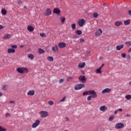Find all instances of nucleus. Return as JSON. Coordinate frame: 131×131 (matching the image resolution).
Listing matches in <instances>:
<instances>
[{
  "label": "nucleus",
  "instance_id": "obj_1",
  "mask_svg": "<svg viewBox=\"0 0 131 131\" xmlns=\"http://www.w3.org/2000/svg\"><path fill=\"white\" fill-rule=\"evenodd\" d=\"M39 114L42 118L48 117V116H49V113L45 111H40L39 112Z\"/></svg>",
  "mask_w": 131,
  "mask_h": 131
},
{
  "label": "nucleus",
  "instance_id": "obj_2",
  "mask_svg": "<svg viewBox=\"0 0 131 131\" xmlns=\"http://www.w3.org/2000/svg\"><path fill=\"white\" fill-rule=\"evenodd\" d=\"M88 94L92 95V96L93 98H97V97H98V95H97V93L95 90L88 91Z\"/></svg>",
  "mask_w": 131,
  "mask_h": 131
},
{
  "label": "nucleus",
  "instance_id": "obj_3",
  "mask_svg": "<svg viewBox=\"0 0 131 131\" xmlns=\"http://www.w3.org/2000/svg\"><path fill=\"white\" fill-rule=\"evenodd\" d=\"M124 127V124L122 123H118L115 125V128L116 129H120Z\"/></svg>",
  "mask_w": 131,
  "mask_h": 131
},
{
  "label": "nucleus",
  "instance_id": "obj_4",
  "mask_svg": "<svg viewBox=\"0 0 131 131\" xmlns=\"http://www.w3.org/2000/svg\"><path fill=\"white\" fill-rule=\"evenodd\" d=\"M84 84H77L75 86V90L76 91H78V90H81L82 88H84Z\"/></svg>",
  "mask_w": 131,
  "mask_h": 131
},
{
  "label": "nucleus",
  "instance_id": "obj_5",
  "mask_svg": "<svg viewBox=\"0 0 131 131\" xmlns=\"http://www.w3.org/2000/svg\"><path fill=\"white\" fill-rule=\"evenodd\" d=\"M40 123V121H39V120H36L35 121V122H34L32 125V128H35L37 127V126L39 125Z\"/></svg>",
  "mask_w": 131,
  "mask_h": 131
},
{
  "label": "nucleus",
  "instance_id": "obj_6",
  "mask_svg": "<svg viewBox=\"0 0 131 131\" xmlns=\"http://www.w3.org/2000/svg\"><path fill=\"white\" fill-rule=\"evenodd\" d=\"M84 23H85V20L83 18L80 19L78 21V24L80 27L83 26V24H84Z\"/></svg>",
  "mask_w": 131,
  "mask_h": 131
},
{
  "label": "nucleus",
  "instance_id": "obj_7",
  "mask_svg": "<svg viewBox=\"0 0 131 131\" xmlns=\"http://www.w3.org/2000/svg\"><path fill=\"white\" fill-rule=\"evenodd\" d=\"M58 46L60 49H64L66 47V43L61 42L58 44Z\"/></svg>",
  "mask_w": 131,
  "mask_h": 131
},
{
  "label": "nucleus",
  "instance_id": "obj_8",
  "mask_svg": "<svg viewBox=\"0 0 131 131\" xmlns=\"http://www.w3.org/2000/svg\"><path fill=\"white\" fill-rule=\"evenodd\" d=\"M103 33V31L101 29H99L98 31L95 32V35L100 36Z\"/></svg>",
  "mask_w": 131,
  "mask_h": 131
},
{
  "label": "nucleus",
  "instance_id": "obj_9",
  "mask_svg": "<svg viewBox=\"0 0 131 131\" xmlns=\"http://www.w3.org/2000/svg\"><path fill=\"white\" fill-rule=\"evenodd\" d=\"M123 48H124V45L123 44H122L117 46L116 48L117 51H120L121 50H122Z\"/></svg>",
  "mask_w": 131,
  "mask_h": 131
},
{
  "label": "nucleus",
  "instance_id": "obj_10",
  "mask_svg": "<svg viewBox=\"0 0 131 131\" xmlns=\"http://www.w3.org/2000/svg\"><path fill=\"white\" fill-rule=\"evenodd\" d=\"M60 13H61V11L60 10V9H59V8H54L53 9L54 14H57L58 15L60 14Z\"/></svg>",
  "mask_w": 131,
  "mask_h": 131
},
{
  "label": "nucleus",
  "instance_id": "obj_11",
  "mask_svg": "<svg viewBox=\"0 0 131 131\" xmlns=\"http://www.w3.org/2000/svg\"><path fill=\"white\" fill-rule=\"evenodd\" d=\"M111 92V89L106 88L102 91V94H106V93H110Z\"/></svg>",
  "mask_w": 131,
  "mask_h": 131
},
{
  "label": "nucleus",
  "instance_id": "obj_12",
  "mask_svg": "<svg viewBox=\"0 0 131 131\" xmlns=\"http://www.w3.org/2000/svg\"><path fill=\"white\" fill-rule=\"evenodd\" d=\"M12 37V35L10 34H7L3 37L4 39H10Z\"/></svg>",
  "mask_w": 131,
  "mask_h": 131
},
{
  "label": "nucleus",
  "instance_id": "obj_13",
  "mask_svg": "<svg viewBox=\"0 0 131 131\" xmlns=\"http://www.w3.org/2000/svg\"><path fill=\"white\" fill-rule=\"evenodd\" d=\"M50 15H52V10H51L49 8H48L46 10L45 16H50Z\"/></svg>",
  "mask_w": 131,
  "mask_h": 131
},
{
  "label": "nucleus",
  "instance_id": "obj_14",
  "mask_svg": "<svg viewBox=\"0 0 131 131\" xmlns=\"http://www.w3.org/2000/svg\"><path fill=\"white\" fill-rule=\"evenodd\" d=\"M15 52H16V50H15V49H13L12 48H9L7 50V53L8 54H11V53H15Z\"/></svg>",
  "mask_w": 131,
  "mask_h": 131
},
{
  "label": "nucleus",
  "instance_id": "obj_15",
  "mask_svg": "<svg viewBox=\"0 0 131 131\" xmlns=\"http://www.w3.org/2000/svg\"><path fill=\"white\" fill-rule=\"evenodd\" d=\"M34 94H35L34 90H30L28 92L27 95L28 96H33Z\"/></svg>",
  "mask_w": 131,
  "mask_h": 131
},
{
  "label": "nucleus",
  "instance_id": "obj_16",
  "mask_svg": "<svg viewBox=\"0 0 131 131\" xmlns=\"http://www.w3.org/2000/svg\"><path fill=\"white\" fill-rule=\"evenodd\" d=\"M27 29L30 32H32L34 30V28L31 26H28Z\"/></svg>",
  "mask_w": 131,
  "mask_h": 131
},
{
  "label": "nucleus",
  "instance_id": "obj_17",
  "mask_svg": "<svg viewBox=\"0 0 131 131\" xmlns=\"http://www.w3.org/2000/svg\"><path fill=\"white\" fill-rule=\"evenodd\" d=\"M84 66H85V62L80 63L78 64V67L80 69L84 68Z\"/></svg>",
  "mask_w": 131,
  "mask_h": 131
},
{
  "label": "nucleus",
  "instance_id": "obj_18",
  "mask_svg": "<svg viewBox=\"0 0 131 131\" xmlns=\"http://www.w3.org/2000/svg\"><path fill=\"white\" fill-rule=\"evenodd\" d=\"M115 25L117 27L120 26L121 25H122V22L120 21H116L115 22Z\"/></svg>",
  "mask_w": 131,
  "mask_h": 131
},
{
  "label": "nucleus",
  "instance_id": "obj_19",
  "mask_svg": "<svg viewBox=\"0 0 131 131\" xmlns=\"http://www.w3.org/2000/svg\"><path fill=\"white\" fill-rule=\"evenodd\" d=\"M16 71L18 73H21V74H23V68H18L16 69Z\"/></svg>",
  "mask_w": 131,
  "mask_h": 131
},
{
  "label": "nucleus",
  "instance_id": "obj_20",
  "mask_svg": "<svg viewBox=\"0 0 131 131\" xmlns=\"http://www.w3.org/2000/svg\"><path fill=\"white\" fill-rule=\"evenodd\" d=\"M52 51H53V52H58V46L55 45V47H52Z\"/></svg>",
  "mask_w": 131,
  "mask_h": 131
},
{
  "label": "nucleus",
  "instance_id": "obj_21",
  "mask_svg": "<svg viewBox=\"0 0 131 131\" xmlns=\"http://www.w3.org/2000/svg\"><path fill=\"white\" fill-rule=\"evenodd\" d=\"M100 110L101 111H105V110H107V106L105 105L101 106L100 107Z\"/></svg>",
  "mask_w": 131,
  "mask_h": 131
},
{
  "label": "nucleus",
  "instance_id": "obj_22",
  "mask_svg": "<svg viewBox=\"0 0 131 131\" xmlns=\"http://www.w3.org/2000/svg\"><path fill=\"white\" fill-rule=\"evenodd\" d=\"M38 54H45V50H43V49H41V48H39L38 49Z\"/></svg>",
  "mask_w": 131,
  "mask_h": 131
},
{
  "label": "nucleus",
  "instance_id": "obj_23",
  "mask_svg": "<svg viewBox=\"0 0 131 131\" xmlns=\"http://www.w3.org/2000/svg\"><path fill=\"white\" fill-rule=\"evenodd\" d=\"M79 80L82 81H85V77L84 76H80L79 77Z\"/></svg>",
  "mask_w": 131,
  "mask_h": 131
},
{
  "label": "nucleus",
  "instance_id": "obj_24",
  "mask_svg": "<svg viewBox=\"0 0 131 131\" xmlns=\"http://www.w3.org/2000/svg\"><path fill=\"white\" fill-rule=\"evenodd\" d=\"M47 60L50 61V62H53L54 61V58L52 56H48L47 57Z\"/></svg>",
  "mask_w": 131,
  "mask_h": 131
},
{
  "label": "nucleus",
  "instance_id": "obj_25",
  "mask_svg": "<svg viewBox=\"0 0 131 131\" xmlns=\"http://www.w3.org/2000/svg\"><path fill=\"white\" fill-rule=\"evenodd\" d=\"M124 23L125 25H128V24H130V20L129 19L124 20Z\"/></svg>",
  "mask_w": 131,
  "mask_h": 131
},
{
  "label": "nucleus",
  "instance_id": "obj_26",
  "mask_svg": "<svg viewBox=\"0 0 131 131\" xmlns=\"http://www.w3.org/2000/svg\"><path fill=\"white\" fill-rule=\"evenodd\" d=\"M60 20L61 21V23L62 24H64V23H65V20H66L65 17H60Z\"/></svg>",
  "mask_w": 131,
  "mask_h": 131
},
{
  "label": "nucleus",
  "instance_id": "obj_27",
  "mask_svg": "<svg viewBox=\"0 0 131 131\" xmlns=\"http://www.w3.org/2000/svg\"><path fill=\"white\" fill-rule=\"evenodd\" d=\"M76 33L78 35H80L81 34H82V31L78 30L76 31Z\"/></svg>",
  "mask_w": 131,
  "mask_h": 131
},
{
  "label": "nucleus",
  "instance_id": "obj_28",
  "mask_svg": "<svg viewBox=\"0 0 131 131\" xmlns=\"http://www.w3.org/2000/svg\"><path fill=\"white\" fill-rule=\"evenodd\" d=\"M114 117H115L114 115H112V116H110L108 119L109 121H112L113 119H114Z\"/></svg>",
  "mask_w": 131,
  "mask_h": 131
},
{
  "label": "nucleus",
  "instance_id": "obj_29",
  "mask_svg": "<svg viewBox=\"0 0 131 131\" xmlns=\"http://www.w3.org/2000/svg\"><path fill=\"white\" fill-rule=\"evenodd\" d=\"M23 73H28V69L26 68H23Z\"/></svg>",
  "mask_w": 131,
  "mask_h": 131
},
{
  "label": "nucleus",
  "instance_id": "obj_30",
  "mask_svg": "<svg viewBox=\"0 0 131 131\" xmlns=\"http://www.w3.org/2000/svg\"><path fill=\"white\" fill-rule=\"evenodd\" d=\"M28 58H30L31 60H33L34 59V56L32 55V54H30L28 56Z\"/></svg>",
  "mask_w": 131,
  "mask_h": 131
},
{
  "label": "nucleus",
  "instance_id": "obj_31",
  "mask_svg": "<svg viewBox=\"0 0 131 131\" xmlns=\"http://www.w3.org/2000/svg\"><path fill=\"white\" fill-rule=\"evenodd\" d=\"M71 28L73 29V30H75L76 28V25L75 24H73L71 25Z\"/></svg>",
  "mask_w": 131,
  "mask_h": 131
},
{
  "label": "nucleus",
  "instance_id": "obj_32",
  "mask_svg": "<svg viewBox=\"0 0 131 131\" xmlns=\"http://www.w3.org/2000/svg\"><path fill=\"white\" fill-rule=\"evenodd\" d=\"M125 45H126L127 47H130L131 46V41H126L125 42Z\"/></svg>",
  "mask_w": 131,
  "mask_h": 131
},
{
  "label": "nucleus",
  "instance_id": "obj_33",
  "mask_svg": "<svg viewBox=\"0 0 131 131\" xmlns=\"http://www.w3.org/2000/svg\"><path fill=\"white\" fill-rule=\"evenodd\" d=\"M99 16V14L98 13V12H95L93 14V18H97V17H98Z\"/></svg>",
  "mask_w": 131,
  "mask_h": 131
},
{
  "label": "nucleus",
  "instance_id": "obj_34",
  "mask_svg": "<svg viewBox=\"0 0 131 131\" xmlns=\"http://www.w3.org/2000/svg\"><path fill=\"white\" fill-rule=\"evenodd\" d=\"M48 104L50 106H53V105H54V101H53L52 100H50L48 101Z\"/></svg>",
  "mask_w": 131,
  "mask_h": 131
},
{
  "label": "nucleus",
  "instance_id": "obj_35",
  "mask_svg": "<svg viewBox=\"0 0 131 131\" xmlns=\"http://www.w3.org/2000/svg\"><path fill=\"white\" fill-rule=\"evenodd\" d=\"M2 13L3 15H6L7 14V11L5 9H2Z\"/></svg>",
  "mask_w": 131,
  "mask_h": 131
},
{
  "label": "nucleus",
  "instance_id": "obj_36",
  "mask_svg": "<svg viewBox=\"0 0 131 131\" xmlns=\"http://www.w3.org/2000/svg\"><path fill=\"white\" fill-rule=\"evenodd\" d=\"M101 69H101V68H99V69L96 70V73H102V71H101Z\"/></svg>",
  "mask_w": 131,
  "mask_h": 131
},
{
  "label": "nucleus",
  "instance_id": "obj_37",
  "mask_svg": "<svg viewBox=\"0 0 131 131\" xmlns=\"http://www.w3.org/2000/svg\"><path fill=\"white\" fill-rule=\"evenodd\" d=\"M0 131H7V129L4 128L2 126H0Z\"/></svg>",
  "mask_w": 131,
  "mask_h": 131
},
{
  "label": "nucleus",
  "instance_id": "obj_38",
  "mask_svg": "<svg viewBox=\"0 0 131 131\" xmlns=\"http://www.w3.org/2000/svg\"><path fill=\"white\" fill-rule=\"evenodd\" d=\"M126 99H127V100H130L131 99V95H127L125 96Z\"/></svg>",
  "mask_w": 131,
  "mask_h": 131
},
{
  "label": "nucleus",
  "instance_id": "obj_39",
  "mask_svg": "<svg viewBox=\"0 0 131 131\" xmlns=\"http://www.w3.org/2000/svg\"><path fill=\"white\" fill-rule=\"evenodd\" d=\"M11 48V49L14 50V49H17V48H18V46L17 45H12Z\"/></svg>",
  "mask_w": 131,
  "mask_h": 131
},
{
  "label": "nucleus",
  "instance_id": "obj_40",
  "mask_svg": "<svg viewBox=\"0 0 131 131\" xmlns=\"http://www.w3.org/2000/svg\"><path fill=\"white\" fill-rule=\"evenodd\" d=\"M121 57L122 58H125L126 57V54L125 53H122L121 54Z\"/></svg>",
  "mask_w": 131,
  "mask_h": 131
},
{
  "label": "nucleus",
  "instance_id": "obj_41",
  "mask_svg": "<svg viewBox=\"0 0 131 131\" xmlns=\"http://www.w3.org/2000/svg\"><path fill=\"white\" fill-rule=\"evenodd\" d=\"M92 98H93V96L90 95V96H89L88 97H87V100L88 101H91V100H92Z\"/></svg>",
  "mask_w": 131,
  "mask_h": 131
},
{
  "label": "nucleus",
  "instance_id": "obj_42",
  "mask_svg": "<svg viewBox=\"0 0 131 131\" xmlns=\"http://www.w3.org/2000/svg\"><path fill=\"white\" fill-rule=\"evenodd\" d=\"M2 90L3 91H7V86L6 85H4L2 86Z\"/></svg>",
  "mask_w": 131,
  "mask_h": 131
},
{
  "label": "nucleus",
  "instance_id": "obj_43",
  "mask_svg": "<svg viewBox=\"0 0 131 131\" xmlns=\"http://www.w3.org/2000/svg\"><path fill=\"white\" fill-rule=\"evenodd\" d=\"M86 95H89V91L84 92L83 93V96H86Z\"/></svg>",
  "mask_w": 131,
  "mask_h": 131
},
{
  "label": "nucleus",
  "instance_id": "obj_44",
  "mask_svg": "<svg viewBox=\"0 0 131 131\" xmlns=\"http://www.w3.org/2000/svg\"><path fill=\"white\" fill-rule=\"evenodd\" d=\"M66 101V97H64L61 100L60 102H65Z\"/></svg>",
  "mask_w": 131,
  "mask_h": 131
},
{
  "label": "nucleus",
  "instance_id": "obj_45",
  "mask_svg": "<svg viewBox=\"0 0 131 131\" xmlns=\"http://www.w3.org/2000/svg\"><path fill=\"white\" fill-rule=\"evenodd\" d=\"M40 35L42 37H45V36H46V34H45V33H42L40 34Z\"/></svg>",
  "mask_w": 131,
  "mask_h": 131
},
{
  "label": "nucleus",
  "instance_id": "obj_46",
  "mask_svg": "<svg viewBox=\"0 0 131 131\" xmlns=\"http://www.w3.org/2000/svg\"><path fill=\"white\" fill-rule=\"evenodd\" d=\"M63 81H64V79H60L59 80V83H62Z\"/></svg>",
  "mask_w": 131,
  "mask_h": 131
},
{
  "label": "nucleus",
  "instance_id": "obj_47",
  "mask_svg": "<svg viewBox=\"0 0 131 131\" xmlns=\"http://www.w3.org/2000/svg\"><path fill=\"white\" fill-rule=\"evenodd\" d=\"M9 116H11V115L10 114V113H7L6 114V117H9Z\"/></svg>",
  "mask_w": 131,
  "mask_h": 131
},
{
  "label": "nucleus",
  "instance_id": "obj_48",
  "mask_svg": "<svg viewBox=\"0 0 131 131\" xmlns=\"http://www.w3.org/2000/svg\"><path fill=\"white\" fill-rule=\"evenodd\" d=\"M17 3H18V5H21V4H22V1H21V0H19V1L17 2Z\"/></svg>",
  "mask_w": 131,
  "mask_h": 131
},
{
  "label": "nucleus",
  "instance_id": "obj_49",
  "mask_svg": "<svg viewBox=\"0 0 131 131\" xmlns=\"http://www.w3.org/2000/svg\"><path fill=\"white\" fill-rule=\"evenodd\" d=\"M83 41H84L83 38L80 39V42H83Z\"/></svg>",
  "mask_w": 131,
  "mask_h": 131
},
{
  "label": "nucleus",
  "instance_id": "obj_50",
  "mask_svg": "<svg viewBox=\"0 0 131 131\" xmlns=\"http://www.w3.org/2000/svg\"><path fill=\"white\" fill-rule=\"evenodd\" d=\"M117 111L119 112H122V109L121 108H119L118 110H117Z\"/></svg>",
  "mask_w": 131,
  "mask_h": 131
},
{
  "label": "nucleus",
  "instance_id": "obj_51",
  "mask_svg": "<svg viewBox=\"0 0 131 131\" xmlns=\"http://www.w3.org/2000/svg\"><path fill=\"white\" fill-rule=\"evenodd\" d=\"M10 103L11 104H15V101H10Z\"/></svg>",
  "mask_w": 131,
  "mask_h": 131
},
{
  "label": "nucleus",
  "instance_id": "obj_52",
  "mask_svg": "<svg viewBox=\"0 0 131 131\" xmlns=\"http://www.w3.org/2000/svg\"><path fill=\"white\" fill-rule=\"evenodd\" d=\"M66 121H69V118L67 117H66Z\"/></svg>",
  "mask_w": 131,
  "mask_h": 131
},
{
  "label": "nucleus",
  "instance_id": "obj_53",
  "mask_svg": "<svg viewBox=\"0 0 131 131\" xmlns=\"http://www.w3.org/2000/svg\"><path fill=\"white\" fill-rule=\"evenodd\" d=\"M1 29H4V26L0 25V30H1Z\"/></svg>",
  "mask_w": 131,
  "mask_h": 131
},
{
  "label": "nucleus",
  "instance_id": "obj_54",
  "mask_svg": "<svg viewBox=\"0 0 131 131\" xmlns=\"http://www.w3.org/2000/svg\"><path fill=\"white\" fill-rule=\"evenodd\" d=\"M128 15H129V16H131V10H129V11H128Z\"/></svg>",
  "mask_w": 131,
  "mask_h": 131
},
{
  "label": "nucleus",
  "instance_id": "obj_55",
  "mask_svg": "<svg viewBox=\"0 0 131 131\" xmlns=\"http://www.w3.org/2000/svg\"><path fill=\"white\" fill-rule=\"evenodd\" d=\"M125 116H126V117H130V115L126 114Z\"/></svg>",
  "mask_w": 131,
  "mask_h": 131
},
{
  "label": "nucleus",
  "instance_id": "obj_56",
  "mask_svg": "<svg viewBox=\"0 0 131 131\" xmlns=\"http://www.w3.org/2000/svg\"><path fill=\"white\" fill-rule=\"evenodd\" d=\"M73 38L76 39L77 38V35H75L73 37Z\"/></svg>",
  "mask_w": 131,
  "mask_h": 131
},
{
  "label": "nucleus",
  "instance_id": "obj_57",
  "mask_svg": "<svg viewBox=\"0 0 131 131\" xmlns=\"http://www.w3.org/2000/svg\"><path fill=\"white\" fill-rule=\"evenodd\" d=\"M117 112H118V111H117V110L115 111L114 114H115V115L117 114Z\"/></svg>",
  "mask_w": 131,
  "mask_h": 131
},
{
  "label": "nucleus",
  "instance_id": "obj_58",
  "mask_svg": "<svg viewBox=\"0 0 131 131\" xmlns=\"http://www.w3.org/2000/svg\"><path fill=\"white\" fill-rule=\"evenodd\" d=\"M104 63L103 64H102V65H101V66L100 67V68H101V69H102V68H103V67L104 66Z\"/></svg>",
  "mask_w": 131,
  "mask_h": 131
},
{
  "label": "nucleus",
  "instance_id": "obj_59",
  "mask_svg": "<svg viewBox=\"0 0 131 131\" xmlns=\"http://www.w3.org/2000/svg\"><path fill=\"white\" fill-rule=\"evenodd\" d=\"M127 58H128V59H129L130 60V55H128Z\"/></svg>",
  "mask_w": 131,
  "mask_h": 131
},
{
  "label": "nucleus",
  "instance_id": "obj_60",
  "mask_svg": "<svg viewBox=\"0 0 131 131\" xmlns=\"http://www.w3.org/2000/svg\"><path fill=\"white\" fill-rule=\"evenodd\" d=\"M24 47V46H23V45H20V46H19V47L20 48H23Z\"/></svg>",
  "mask_w": 131,
  "mask_h": 131
},
{
  "label": "nucleus",
  "instance_id": "obj_61",
  "mask_svg": "<svg viewBox=\"0 0 131 131\" xmlns=\"http://www.w3.org/2000/svg\"><path fill=\"white\" fill-rule=\"evenodd\" d=\"M3 96V93L0 92V97H2Z\"/></svg>",
  "mask_w": 131,
  "mask_h": 131
},
{
  "label": "nucleus",
  "instance_id": "obj_62",
  "mask_svg": "<svg viewBox=\"0 0 131 131\" xmlns=\"http://www.w3.org/2000/svg\"><path fill=\"white\" fill-rule=\"evenodd\" d=\"M130 52H131V48H130V49H129V50H128V53H130Z\"/></svg>",
  "mask_w": 131,
  "mask_h": 131
},
{
  "label": "nucleus",
  "instance_id": "obj_63",
  "mask_svg": "<svg viewBox=\"0 0 131 131\" xmlns=\"http://www.w3.org/2000/svg\"><path fill=\"white\" fill-rule=\"evenodd\" d=\"M129 85H131V81H130V82H129Z\"/></svg>",
  "mask_w": 131,
  "mask_h": 131
},
{
  "label": "nucleus",
  "instance_id": "obj_64",
  "mask_svg": "<svg viewBox=\"0 0 131 131\" xmlns=\"http://www.w3.org/2000/svg\"><path fill=\"white\" fill-rule=\"evenodd\" d=\"M103 6H106V4H103Z\"/></svg>",
  "mask_w": 131,
  "mask_h": 131
}]
</instances>
